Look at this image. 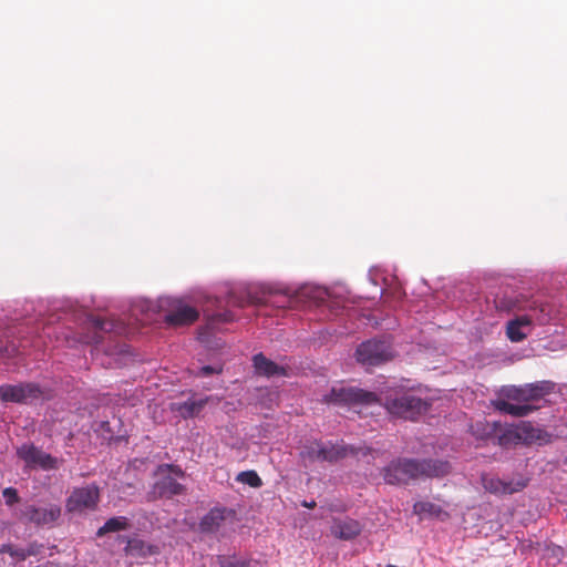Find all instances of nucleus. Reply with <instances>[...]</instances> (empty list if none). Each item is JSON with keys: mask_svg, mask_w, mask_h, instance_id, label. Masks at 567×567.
<instances>
[{"mask_svg": "<svg viewBox=\"0 0 567 567\" xmlns=\"http://www.w3.org/2000/svg\"><path fill=\"white\" fill-rule=\"evenodd\" d=\"M158 477L153 485L151 496L156 498H171L184 492V486L176 478L183 477V470L174 463H164L158 465L156 472Z\"/></svg>", "mask_w": 567, "mask_h": 567, "instance_id": "39448f33", "label": "nucleus"}, {"mask_svg": "<svg viewBox=\"0 0 567 567\" xmlns=\"http://www.w3.org/2000/svg\"><path fill=\"white\" fill-rule=\"evenodd\" d=\"M254 368L258 375L271 377H287L288 370L282 365H278L274 361L266 358L262 353H258L252 358Z\"/></svg>", "mask_w": 567, "mask_h": 567, "instance_id": "a211bd4d", "label": "nucleus"}, {"mask_svg": "<svg viewBox=\"0 0 567 567\" xmlns=\"http://www.w3.org/2000/svg\"><path fill=\"white\" fill-rule=\"evenodd\" d=\"M378 401L375 393L354 386H334L323 396V402L338 405L372 404Z\"/></svg>", "mask_w": 567, "mask_h": 567, "instance_id": "1a4fd4ad", "label": "nucleus"}, {"mask_svg": "<svg viewBox=\"0 0 567 567\" xmlns=\"http://www.w3.org/2000/svg\"><path fill=\"white\" fill-rule=\"evenodd\" d=\"M61 515V508L58 505L48 507H35L33 505L25 507L23 516L37 525H49L54 523Z\"/></svg>", "mask_w": 567, "mask_h": 567, "instance_id": "2eb2a0df", "label": "nucleus"}, {"mask_svg": "<svg viewBox=\"0 0 567 567\" xmlns=\"http://www.w3.org/2000/svg\"><path fill=\"white\" fill-rule=\"evenodd\" d=\"M546 551L549 557L556 558L559 563L567 561V553L558 545L550 544L546 546Z\"/></svg>", "mask_w": 567, "mask_h": 567, "instance_id": "7c9ffc66", "label": "nucleus"}, {"mask_svg": "<svg viewBox=\"0 0 567 567\" xmlns=\"http://www.w3.org/2000/svg\"><path fill=\"white\" fill-rule=\"evenodd\" d=\"M529 482L528 477L518 475L515 478L503 480L495 475L483 473L481 475V483L484 489L496 496L511 495L524 489Z\"/></svg>", "mask_w": 567, "mask_h": 567, "instance_id": "9b49d317", "label": "nucleus"}, {"mask_svg": "<svg viewBox=\"0 0 567 567\" xmlns=\"http://www.w3.org/2000/svg\"><path fill=\"white\" fill-rule=\"evenodd\" d=\"M236 512L228 507H214L205 514L199 522V530L225 537L234 530Z\"/></svg>", "mask_w": 567, "mask_h": 567, "instance_id": "0eeeda50", "label": "nucleus"}, {"mask_svg": "<svg viewBox=\"0 0 567 567\" xmlns=\"http://www.w3.org/2000/svg\"><path fill=\"white\" fill-rule=\"evenodd\" d=\"M357 361L370 368L381 365L394 358V350L388 339H371L360 343L355 350Z\"/></svg>", "mask_w": 567, "mask_h": 567, "instance_id": "423d86ee", "label": "nucleus"}, {"mask_svg": "<svg viewBox=\"0 0 567 567\" xmlns=\"http://www.w3.org/2000/svg\"><path fill=\"white\" fill-rule=\"evenodd\" d=\"M275 300H267L266 303H271L278 308H293L297 306L298 298L297 296L289 295H278L275 297Z\"/></svg>", "mask_w": 567, "mask_h": 567, "instance_id": "c756f323", "label": "nucleus"}, {"mask_svg": "<svg viewBox=\"0 0 567 567\" xmlns=\"http://www.w3.org/2000/svg\"><path fill=\"white\" fill-rule=\"evenodd\" d=\"M22 550L24 554V558L27 559L28 557L39 556V555L43 554L44 546L37 542H32V543H29L25 547H22Z\"/></svg>", "mask_w": 567, "mask_h": 567, "instance_id": "2f4dec72", "label": "nucleus"}, {"mask_svg": "<svg viewBox=\"0 0 567 567\" xmlns=\"http://www.w3.org/2000/svg\"><path fill=\"white\" fill-rule=\"evenodd\" d=\"M53 464L54 463H47V462H43V463H27L25 468L29 471V470L35 468V466L39 465L41 470L49 471V470L53 468Z\"/></svg>", "mask_w": 567, "mask_h": 567, "instance_id": "f704fd0d", "label": "nucleus"}, {"mask_svg": "<svg viewBox=\"0 0 567 567\" xmlns=\"http://www.w3.org/2000/svg\"><path fill=\"white\" fill-rule=\"evenodd\" d=\"M199 317L196 308L188 305H179L165 316V321L169 326L184 327L194 323Z\"/></svg>", "mask_w": 567, "mask_h": 567, "instance_id": "f3484780", "label": "nucleus"}, {"mask_svg": "<svg viewBox=\"0 0 567 567\" xmlns=\"http://www.w3.org/2000/svg\"><path fill=\"white\" fill-rule=\"evenodd\" d=\"M556 384L549 380L536 381L523 385H505L501 389L493 406L515 417L529 415L537 408L529 402L538 401L555 390Z\"/></svg>", "mask_w": 567, "mask_h": 567, "instance_id": "f257e3e1", "label": "nucleus"}, {"mask_svg": "<svg viewBox=\"0 0 567 567\" xmlns=\"http://www.w3.org/2000/svg\"><path fill=\"white\" fill-rule=\"evenodd\" d=\"M125 553L133 557L145 558L158 553L156 546L150 545L142 539L131 538L125 546Z\"/></svg>", "mask_w": 567, "mask_h": 567, "instance_id": "5701e85b", "label": "nucleus"}, {"mask_svg": "<svg viewBox=\"0 0 567 567\" xmlns=\"http://www.w3.org/2000/svg\"><path fill=\"white\" fill-rule=\"evenodd\" d=\"M382 472L385 483L401 485L422 477H443L450 463H388Z\"/></svg>", "mask_w": 567, "mask_h": 567, "instance_id": "7ed1b4c3", "label": "nucleus"}, {"mask_svg": "<svg viewBox=\"0 0 567 567\" xmlns=\"http://www.w3.org/2000/svg\"><path fill=\"white\" fill-rule=\"evenodd\" d=\"M496 441L497 444L503 447H511L519 444H543L549 441V434L538 427H534L528 422H522L518 425L506 427L501 425Z\"/></svg>", "mask_w": 567, "mask_h": 567, "instance_id": "20e7f679", "label": "nucleus"}, {"mask_svg": "<svg viewBox=\"0 0 567 567\" xmlns=\"http://www.w3.org/2000/svg\"><path fill=\"white\" fill-rule=\"evenodd\" d=\"M131 526L130 519L125 516H115L109 518L103 526H101L97 532V537H103L109 533H115L121 530H126Z\"/></svg>", "mask_w": 567, "mask_h": 567, "instance_id": "393cba45", "label": "nucleus"}, {"mask_svg": "<svg viewBox=\"0 0 567 567\" xmlns=\"http://www.w3.org/2000/svg\"><path fill=\"white\" fill-rule=\"evenodd\" d=\"M115 427H121V421L118 419H113V422L99 421L94 424V432L109 443L126 441L124 435L115 434Z\"/></svg>", "mask_w": 567, "mask_h": 567, "instance_id": "aec40b11", "label": "nucleus"}, {"mask_svg": "<svg viewBox=\"0 0 567 567\" xmlns=\"http://www.w3.org/2000/svg\"><path fill=\"white\" fill-rule=\"evenodd\" d=\"M363 526L357 519L333 518L330 530L333 537L341 540H352L358 537L362 532Z\"/></svg>", "mask_w": 567, "mask_h": 567, "instance_id": "4468645a", "label": "nucleus"}, {"mask_svg": "<svg viewBox=\"0 0 567 567\" xmlns=\"http://www.w3.org/2000/svg\"><path fill=\"white\" fill-rule=\"evenodd\" d=\"M99 502V488L95 485L76 488L68 498L69 512H83L95 508Z\"/></svg>", "mask_w": 567, "mask_h": 567, "instance_id": "ddd939ff", "label": "nucleus"}, {"mask_svg": "<svg viewBox=\"0 0 567 567\" xmlns=\"http://www.w3.org/2000/svg\"><path fill=\"white\" fill-rule=\"evenodd\" d=\"M217 563L220 567H251L250 559H239L236 556H217Z\"/></svg>", "mask_w": 567, "mask_h": 567, "instance_id": "cd10ccee", "label": "nucleus"}, {"mask_svg": "<svg viewBox=\"0 0 567 567\" xmlns=\"http://www.w3.org/2000/svg\"><path fill=\"white\" fill-rule=\"evenodd\" d=\"M303 461H339L344 458H378L380 457L379 451L367 446H351L340 443H321L318 441H310L305 444L299 452Z\"/></svg>", "mask_w": 567, "mask_h": 567, "instance_id": "f03ea898", "label": "nucleus"}, {"mask_svg": "<svg viewBox=\"0 0 567 567\" xmlns=\"http://www.w3.org/2000/svg\"><path fill=\"white\" fill-rule=\"evenodd\" d=\"M533 319L528 315L518 316L506 323V337L512 342H520L532 331Z\"/></svg>", "mask_w": 567, "mask_h": 567, "instance_id": "dca6fc26", "label": "nucleus"}, {"mask_svg": "<svg viewBox=\"0 0 567 567\" xmlns=\"http://www.w3.org/2000/svg\"><path fill=\"white\" fill-rule=\"evenodd\" d=\"M209 398L204 399H188L185 402H174L171 404V410L176 412L181 417L187 420L197 416L208 403Z\"/></svg>", "mask_w": 567, "mask_h": 567, "instance_id": "6ab92c4d", "label": "nucleus"}, {"mask_svg": "<svg viewBox=\"0 0 567 567\" xmlns=\"http://www.w3.org/2000/svg\"><path fill=\"white\" fill-rule=\"evenodd\" d=\"M204 317L206 319L205 328L208 330L215 329L219 323H226L234 320V315L229 310L212 312L209 306L203 309Z\"/></svg>", "mask_w": 567, "mask_h": 567, "instance_id": "a878e982", "label": "nucleus"}, {"mask_svg": "<svg viewBox=\"0 0 567 567\" xmlns=\"http://www.w3.org/2000/svg\"><path fill=\"white\" fill-rule=\"evenodd\" d=\"M221 372V368H216V367H212V365H204L200 368V374L204 375V377H208L210 374H214V373H220Z\"/></svg>", "mask_w": 567, "mask_h": 567, "instance_id": "72a5a7b5", "label": "nucleus"}, {"mask_svg": "<svg viewBox=\"0 0 567 567\" xmlns=\"http://www.w3.org/2000/svg\"><path fill=\"white\" fill-rule=\"evenodd\" d=\"M85 324L89 332L81 338V341L86 344H100L103 341L104 333L121 334L125 332L122 322L93 316L87 318Z\"/></svg>", "mask_w": 567, "mask_h": 567, "instance_id": "9d476101", "label": "nucleus"}, {"mask_svg": "<svg viewBox=\"0 0 567 567\" xmlns=\"http://www.w3.org/2000/svg\"><path fill=\"white\" fill-rule=\"evenodd\" d=\"M473 433L481 439L496 440L498 431L501 430L499 422L480 421L472 426Z\"/></svg>", "mask_w": 567, "mask_h": 567, "instance_id": "bb28decb", "label": "nucleus"}, {"mask_svg": "<svg viewBox=\"0 0 567 567\" xmlns=\"http://www.w3.org/2000/svg\"><path fill=\"white\" fill-rule=\"evenodd\" d=\"M228 305L244 307V303L241 301L235 300L231 296L228 299Z\"/></svg>", "mask_w": 567, "mask_h": 567, "instance_id": "c9c22d12", "label": "nucleus"}, {"mask_svg": "<svg viewBox=\"0 0 567 567\" xmlns=\"http://www.w3.org/2000/svg\"><path fill=\"white\" fill-rule=\"evenodd\" d=\"M219 301L217 299H209L207 300V303H212V305H215V303H218Z\"/></svg>", "mask_w": 567, "mask_h": 567, "instance_id": "4c0bfd02", "label": "nucleus"}, {"mask_svg": "<svg viewBox=\"0 0 567 567\" xmlns=\"http://www.w3.org/2000/svg\"><path fill=\"white\" fill-rule=\"evenodd\" d=\"M4 502L7 505L12 506L13 504L19 502L18 492L13 487H7L2 492Z\"/></svg>", "mask_w": 567, "mask_h": 567, "instance_id": "473e14b6", "label": "nucleus"}, {"mask_svg": "<svg viewBox=\"0 0 567 567\" xmlns=\"http://www.w3.org/2000/svg\"><path fill=\"white\" fill-rule=\"evenodd\" d=\"M301 505L307 508H313L316 506V502L315 501H310V502L303 501Z\"/></svg>", "mask_w": 567, "mask_h": 567, "instance_id": "e433bc0d", "label": "nucleus"}, {"mask_svg": "<svg viewBox=\"0 0 567 567\" xmlns=\"http://www.w3.org/2000/svg\"><path fill=\"white\" fill-rule=\"evenodd\" d=\"M43 392L35 383L4 384L0 386V399L3 402L29 403L40 399Z\"/></svg>", "mask_w": 567, "mask_h": 567, "instance_id": "f8f14e48", "label": "nucleus"}, {"mask_svg": "<svg viewBox=\"0 0 567 567\" xmlns=\"http://www.w3.org/2000/svg\"><path fill=\"white\" fill-rule=\"evenodd\" d=\"M18 457L21 461H55L49 454L35 447L33 444H22L17 451Z\"/></svg>", "mask_w": 567, "mask_h": 567, "instance_id": "b1692460", "label": "nucleus"}, {"mask_svg": "<svg viewBox=\"0 0 567 567\" xmlns=\"http://www.w3.org/2000/svg\"><path fill=\"white\" fill-rule=\"evenodd\" d=\"M413 513L419 515L421 518L431 517L445 520L449 517L447 512H445L440 505L432 502H416L413 505Z\"/></svg>", "mask_w": 567, "mask_h": 567, "instance_id": "412c9836", "label": "nucleus"}, {"mask_svg": "<svg viewBox=\"0 0 567 567\" xmlns=\"http://www.w3.org/2000/svg\"><path fill=\"white\" fill-rule=\"evenodd\" d=\"M236 480L243 484L249 485L250 487H260L262 482L255 471L240 472Z\"/></svg>", "mask_w": 567, "mask_h": 567, "instance_id": "c85d7f7f", "label": "nucleus"}, {"mask_svg": "<svg viewBox=\"0 0 567 567\" xmlns=\"http://www.w3.org/2000/svg\"><path fill=\"white\" fill-rule=\"evenodd\" d=\"M0 559L3 566L16 567L19 563L25 560L22 547L13 544H3L0 547Z\"/></svg>", "mask_w": 567, "mask_h": 567, "instance_id": "4be33fe9", "label": "nucleus"}, {"mask_svg": "<svg viewBox=\"0 0 567 567\" xmlns=\"http://www.w3.org/2000/svg\"><path fill=\"white\" fill-rule=\"evenodd\" d=\"M385 408L392 415L413 421L427 412L430 403L413 394L403 393L389 398L385 402Z\"/></svg>", "mask_w": 567, "mask_h": 567, "instance_id": "6e6552de", "label": "nucleus"}]
</instances>
